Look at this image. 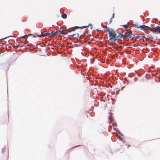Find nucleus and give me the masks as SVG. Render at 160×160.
I'll return each instance as SVG.
<instances>
[{
  "label": "nucleus",
  "mask_w": 160,
  "mask_h": 160,
  "mask_svg": "<svg viewBox=\"0 0 160 160\" xmlns=\"http://www.w3.org/2000/svg\"><path fill=\"white\" fill-rule=\"evenodd\" d=\"M139 27H140L141 29L143 30H149L150 31L152 32H156L158 31L159 33H160V26H158L156 27L152 28L145 25H142L139 26Z\"/></svg>",
  "instance_id": "obj_1"
},
{
  "label": "nucleus",
  "mask_w": 160,
  "mask_h": 160,
  "mask_svg": "<svg viewBox=\"0 0 160 160\" xmlns=\"http://www.w3.org/2000/svg\"><path fill=\"white\" fill-rule=\"evenodd\" d=\"M58 32V31H52L51 33L48 34L47 37L49 38L55 36L56 35V34Z\"/></svg>",
  "instance_id": "obj_2"
},
{
  "label": "nucleus",
  "mask_w": 160,
  "mask_h": 160,
  "mask_svg": "<svg viewBox=\"0 0 160 160\" xmlns=\"http://www.w3.org/2000/svg\"><path fill=\"white\" fill-rule=\"evenodd\" d=\"M48 33H46L45 32H42L40 35H39L38 36V37H45L46 38H48L49 37H47Z\"/></svg>",
  "instance_id": "obj_3"
},
{
  "label": "nucleus",
  "mask_w": 160,
  "mask_h": 160,
  "mask_svg": "<svg viewBox=\"0 0 160 160\" xmlns=\"http://www.w3.org/2000/svg\"><path fill=\"white\" fill-rule=\"evenodd\" d=\"M110 38L109 40H113L114 41H116L117 39V36H115V35H112V33H111V34L110 36H109Z\"/></svg>",
  "instance_id": "obj_4"
},
{
  "label": "nucleus",
  "mask_w": 160,
  "mask_h": 160,
  "mask_svg": "<svg viewBox=\"0 0 160 160\" xmlns=\"http://www.w3.org/2000/svg\"><path fill=\"white\" fill-rule=\"evenodd\" d=\"M106 32H109L108 35L109 36H110L111 34V32L112 31L113 29L112 28H109L107 27L106 28Z\"/></svg>",
  "instance_id": "obj_5"
},
{
  "label": "nucleus",
  "mask_w": 160,
  "mask_h": 160,
  "mask_svg": "<svg viewBox=\"0 0 160 160\" xmlns=\"http://www.w3.org/2000/svg\"><path fill=\"white\" fill-rule=\"evenodd\" d=\"M157 39V38L156 39H155V38L153 36H151L148 38H146V40H149L150 41H154Z\"/></svg>",
  "instance_id": "obj_6"
},
{
  "label": "nucleus",
  "mask_w": 160,
  "mask_h": 160,
  "mask_svg": "<svg viewBox=\"0 0 160 160\" xmlns=\"http://www.w3.org/2000/svg\"><path fill=\"white\" fill-rule=\"evenodd\" d=\"M70 36H72V38H77L78 37H79V35L78 33L73 34L72 35H70Z\"/></svg>",
  "instance_id": "obj_7"
},
{
  "label": "nucleus",
  "mask_w": 160,
  "mask_h": 160,
  "mask_svg": "<svg viewBox=\"0 0 160 160\" xmlns=\"http://www.w3.org/2000/svg\"><path fill=\"white\" fill-rule=\"evenodd\" d=\"M128 36L129 38H133L135 37V35L134 33H130L128 34Z\"/></svg>",
  "instance_id": "obj_8"
},
{
  "label": "nucleus",
  "mask_w": 160,
  "mask_h": 160,
  "mask_svg": "<svg viewBox=\"0 0 160 160\" xmlns=\"http://www.w3.org/2000/svg\"><path fill=\"white\" fill-rule=\"evenodd\" d=\"M61 17L65 19L67 17V15L66 14L64 13L63 14H62Z\"/></svg>",
  "instance_id": "obj_9"
},
{
  "label": "nucleus",
  "mask_w": 160,
  "mask_h": 160,
  "mask_svg": "<svg viewBox=\"0 0 160 160\" xmlns=\"http://www.w3.org/2000/svg\"><path fill=\"white\" fill-rule=\"evenodd\" d=\"M89 26L90 27V28L91 29H92V25L91 23H89V25L87 26H84L83 27L84 28H86L87 27H88Z\"/></svg>",
  "instance_id": "obj_10"
},
{
  "label": "nucleus",
  "mask_w": 160,
  "mask_h": 160,
  "mask_svg": "<svg viewBox=\"0 0 160 160\" xmlns=\"http://www.w3.org/2000/svg\"><path fill=\"white\" fill-rule=\"evenodd\" d=\"M123 35L120 33L118 36H117V38H123Z\"/></svg>",
  "instance_id": "obj_11"
},
{
  "label": "nucleus",
  "mask_w": 160,
  "mask_h": 160,
  "mask_svg": "<svg viewBox=\"0 0 160 160\" xmlns=\"http://www.w3.org/2000/svg\"><path fill=\"white\" fill-rule=\"evenodd\" d=\"M124 26V28H127L128 27V24H125V25H121V26Z\"/></svg>",
  "instance_id": "obj_12"
},
{
  "label": "nucleus",
  "mask_w": 160,
  "mask_h": 160,
  "mask_svg": "<svg viewBox=\"0 0 160 160\" xmlns=\"http://www.w3.org/2000/svg\"><path fill=\"white\" fill-rule=\"evenodd\" d=\"M58 32H59L61 34H62V35H64L65 34V33H64L62 31H60V30H59L58 31Z\"/></svg>",
  "instance_id": "obj_13"
},
{
  "label": "nucleus",
  "mask_w": 160,
  "mask_h": 160,
  "mask_svg": "<svg viewBox=\"0 0 160 160\" xmlns=\"http://www.w3.org/2000/svg\"><path fill=\"white\" fill-rule=\"evenodd\" d=\"M128 37V35L126 34L125 33H124V34L123 35V38H124Z\"/></svg>",
  "instance_id": "obj_14"
},
{
  "label": "nucleus",
  "mask_w": 160,
  "mask_h": 160,
  "mask_svg": "<svg viewBox=\"0 0 160 160\" xmlns=\"http://www.w3.org/2000/svg\"><path fill=\"white\" fill-rule=\"evenodd\" d=\"M27 36V35L26 34H25V35L22 36H21L20 37H18L19 38H25V37Z\"/></svg>",
  "instance_id": "obj_15"
},
{
  "label": "nucleus",
  "mask_w": 160,
  "mask_h": 160,
  "mask_svg": "<svg viewBox=\"0 0 160 160\" xmlns=\"http://www.w3.org/2000/svg\"><path fill=\"white\" fill-rule=\"evenodd\" d=\"M134 28H140V27H139V26H138L136 24H134Z\"/></svg>",
  "instance_id": "obj_16"
},
{
  "label": "nucleus",
  "mask_w": 160,
  "mask_h": 160,
  "mask_svg": "<svg viewBox=\"0 0 160 160\" xmlns=\"http://www.w3.org/2000/svg\"><path fill=\"white\" fill-rule=\"evenodd\" d=\"M28 36H30V35H32V37H36L37 36L38 37V35H32V34H29L28 35Z\"/></svg>",
  "instance_id": "obj_17"
},
{
  "label": "nucleus",
  "mask_w": 160,
  "mask_h": 160,
  "mask_svg": "<svg viewBox=\"0 0 160 160\" xmlns=\"http://www.w3.org/2000/svg\"><path fill=\"white\" fill-rule=\"evenodd\" d=\"M75 29H78V28H82V27H79L78 26H75Z\"/></svg>",
  "instance_id": "obj_18"
},
{
  "label": "nucleus",
  "mask_w": 160,
  "mask_h": 160,
  "mask_svg": "<svg viewBox=\"0 0 160 160\" xmlns=\"http://www.w3.org/2000/svg\"><path fill=\"white\" fill-rule=\"evenodd\" d=\"M118 138L120 140H121V141H122V138L120 136H119V137H118Z\"/></svg>",
  "instance_id": "obj_19"
},
{
  "label": "nucleus",
  "mask_w": 160,
  "mask_h": 160,
  "mask_svg": "<svg viewBox=\"0 0 160 160\" xmlns=\"http://www.w3.org/2000/svg\"><path fill=\"white\" fill-rule=\"evenodd\" d=\"M112 18H111L110 20V21H109V24H110L112 22Z\"/></svg>",
  "instance_id": "obj_20"
},
{
  "label": "nucleus",
  "mask_w": 160,
  "mask_h": 160,
  "mask_svg": "<svg viewBox=\"0 0 160 160\" xmlns=\"http://www.w3.org/2000/svg\"><path fill=\"white\" fill-rule=\"evenodd\" d=\"M141 37L139 36H136V39H139Z\"/></svg>",
  "instance_id": "obj_21"
},
{
  "label": "nucleus",
  "mask_w": 160,
  "mask_h": 160,
  "mask_svg": "<svg viewBox=\"0 0 160 160\" xmlns=\"http://www.w3.org/2000/svg\"><path fill=\"white\" fill-rule=\"evenodd\" d=\"M118 130V132L119 133V134H120V135H121V136H123V135H122V134L121 133V132H120V131H119Z\"/></svg>",
  "instance_id": "obj_22"
},
{
  "label": "nucleus",
  "mask_w": 160,
  "mask_h": 160,
  "mask_svg": "<svg viewBox=\"0 0 160 160\" xmlns=\"http://www.w3.org/2000/svg\"><path fill=\"white\" fill-rule=\"evenodd\" d=\"M113 125L115 126H116L117 125V124L116 123H113Z\"/></svg>",
  "instance_id": "obj_23"
},
{
  "label": "nucleus",
  "mask_w": 160,
  "mask_h": 160,
  "mask_svg": "<svg viewBox=\"0 0 160 160\" xmlns=\"http://www.w3.org/2000/svg\"><path fill=\"white\" fill-rule=\"evenodd\" d=\"M141 37L142 38H145V36L144 35H142V36H141Z\"/></svg>",
  "instance_id": "obj_24"
},
{
  "label": "nucleus",
  "mask_w": 160,
  "mask_h": 160,
  "mask_svg": "<svg viewBox=\"0 0 160 160\" xmlns=\"http://www.w3.org/2000/svg\"><path fill=\"white\" fill-rule=\"evenodd\" d=\"M114 13H113V14H112V18H113L114 17Z\"/></svg>",
  "instance_id": "obj_25"
},
{
  "label": "nucleus",
  "mask_w": 160,
  "mask_h": 160,
  "mask_svg": "<svg viewBox=\"0 0 160 160\" xmlns=\"http://www.w3.org/2000/svg\"><path fill=\"white\" fill-rule=\"evenodd\" d=\"M96 30H97V31H99V29H97Z\"/></svg>",
  "instance_id": "obj_26"
},
{
  "label": "nucleus",
  "mask_w": 160,
  "mask_h": 160,
  "mask_svg": "<svg viewBox=\"0 0 160 160\" xmlns=\"http://www.w3.org/2000/svg\"><path fill=\"white\" fill-rule=\"evenodd\" d=\"M115 35V36H116V34H115V33H114V35Z\"/></svg>",
  "instance_id": "obj_27"
},
{
  "label": "nucleus",
  "mask_w": 160,
  "mask_h": 160,
  "mask_svg": "<svg viewBox=\"0 0 160 160\" xmlns=\"http://www.w3.org/2000/svg\"><path fill=\"white\" fill-rule=\"evenodd\" d=\"M8 37H5V38H8Z\"/></svg>",
  "instance_id": "obj_28"
},
{
  "label": "nucleus",
  "mask_w": 160,
  "mask_h": 160,
  "mask_svg": "<svg viewBox=\"0 0 160 160\" xmlns=\"http://www.w3.org/2000/svg\"><path fill=\"white\" fill-rule=\"evenodd\" d=\"M136 78H135V80H136Z\"/></svg>",
  "instance_id": "obj_29"
},
{
  "label": "nucleus",
  "mask_w": 160,
  "mask_h": 160,
  "mask_svg": "<svg viewBox=\"0 0 160 160\" xmlns=\"http://www.w3.org/2000/svg\"><path fill=\"white\" fill-rule=\"evenodd\" d=\"M136 78H135V80H136Z\"/></svg>",
  "instance_id": "obj_30"
}]
</instances>
